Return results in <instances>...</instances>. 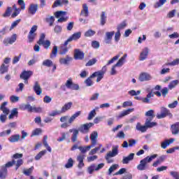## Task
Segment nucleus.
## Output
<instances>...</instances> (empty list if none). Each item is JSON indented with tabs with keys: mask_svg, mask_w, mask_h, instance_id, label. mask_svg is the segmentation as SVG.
<instances>
[{
	"mask_svg": "<svg viewBox=\"0 0 179 179\" xmlns=\"http://www.w3.org/2000/svg\"><path fill=\"white\" fill-rule=\"evenodd\" d=\"M85 155L83 154H80L77 157V162H78V169H82L85 167V163H83V160H85Z\"/></svg>",
	"mask_w": 179,
	"mask_h": 179,
	"instance_id": "aec40b11",
	"label": "nucleus"
},
{
	"mask_svg": "<svg viewBox=\"0 0 179 179\" xmlns=\"http://www.w3.org/2000/svg\"><path fill=\"white\" fill-rule=\"evenodd\" d=\"M149 54V49L148 48H145L142 52L140 54L139 60L145 61L148 58V55Z\"/></svg>",
	"mask_w": 179,
	"mask_h": 179,
	"instance_id": "a878e982",
	"label": "nucleus"
},
{
	"mask_svg": "<svg viewBox=\"0 0 179 179\" xmlns=\"http://www.w3.org/2000/svg\"><path fill=\"white\" fill-rule=\"evenodd\" d=\"M36 34H31L30 32H29L28 34V42L29 43H33V41H34V38H36Z\"/></svg>",
	"mask_w": 179,
	"mask_h": 179,
	"instance_id": "864d4df0",
	"label": "nucleus"
},
{
	"mask_svg": "<svg viewBox=\"0 0 179 179\" xmlns=\"http://www.w3.org/2000/svg\"><path fill=\"white\" fill-rule=\"evenodd\" d=\"M96 115V110H92L90 112L87 120H93V117Z\"/></svg>",
	"mask_w": 179,
	"mask_h": 179,
	"instance_id": "338daca9",
	"label": "nucleus"
},
{
	"mask_svg": "<svg viewBox=\"0 0 179 179\" xmlns=\"http://www.w3.org/2000/svg\"><path fill=\"white\" fill-rule=\"evenodd\" d=\"M117 169H118V164H115L112 165L108 169L109 174H111V173H113V171H115V170H117Z\"/></svg>",
	"mask_w": 179,
	"mask_h": 179,
	"instance_id": "e2e57ef3",
	"label": "nucleus"
},
{
	"mask_svg": "<svg viewBox=\"0 0 179 179\" xmlns=\"http://www.w3.org/2000/svg\"><path fill=\"white\" fill-rule=\"evenodd\" d=\"M178 83H179L178 80H173L169 83V85H168V87L170 90H173V89H174V87H176V86H177Z\"/></svg>",
	"mask_w": 179,
	"mask_h": 179,
	"instance_id": "37998d69",
	"label": "nucleus"
},
{
	"mask_svg": "<svg viewBox=\"0 0 179 179\" xmlns=\"http://www.w3.org/2000/svg\"><path fill=\"white\" fill-rule=\"evenodd\" d=\"M153 97V92L151 91L150 92L146 97L145 98H142L141 96H135L134 99L135 100H139L141 101H142V103H145L146 104H149L150 103V98Z\"/></svg>",
	"mask_w": 179,
	"mask_h": 179,
	"instance_id": "ddd939ff",
	"label": "nucleus"
},
{
	"mask_svg": "<svg viewBox=\"0 0 179 179\" xmlns=\"http://www.w3.org/2000/svg\"><path fill=\"white\" fill-rule=\"evenodd\" d=\"M115 34V31H110L106 33L105 42L106 44H110L111 40H113V36Z\"/></svg>",
	"mask_w": 179,
	"mask_h": 179,
	"instance_id": "393cba45",
	"label": "nucleus"
},
{
	"mask_svg": "<svg viewBox=\"0 0 179 179\" xmlns=\"http://www.w3.org/2000/svg\"><path fill=\"white\" fill-rule=\"evenodd\" d=\"M155 127H157V122H149L145 120V124L141 125L140 122L136 124L137 131H140V132H146L149 128H153Z\"/></svg>",
	"mask_w": 179,
	"mask_h": 179,
	"instance_id": "f03ea898",
	"label": "nucleus"
},
{
	"mask_svg": "<svg viewBox=\"0 0 179 179\" xmlns=\"http://www.w3.org/2000/svg\"><path fill=\"white\" fill-rule=\"evenodd\" d=\"M145 117H148L146 118L145 121L147 122H155L153 121V118H155V110H150L145 113Z\"/></svg>",
	"mask_w": 179,
	"mask_h": 179,
	"instance_id": "6ab92c4d",
	"label": "nucleus"
},
{
	"mask_svg": "<svg viewBox=\"0 0 179 179\" xmlns=\"http://www.w3.org/2000/svg\"><path fill=\"white\" fill-rule=\"evenodd\" d=\"M80 37H82V32L78 31L73 34L66 41L69 43H71V41H78Z\"/></svg>",
	"mask_w": 179,
	"mask_h": 179,
	"instance_id": "f3484780",
	"label": "nucleus"
},
{
	"mask_svg": "<svg viewBox=\"0 0 179 179\" xmlns=\"http://www.w3.org/2000/svg\"><path fill=\"white\" fill-rule=\"evenodd\" d=\"M47 153V150H44L41 152H39L36 156H35V160H40L43 156H44Z\"/></svg>",
	"mask_w": 179,
	"mask_h": 179,
	"instance_id": "49530a36",
	"label": "nucleus"
},
{
	"mask_svg": "<svg viewBox=\"0 0 179 179\" xmlns=\"http://www.w3.org/2000/svg\"><path fill=\"white\" fill-rule=\"evenodd\" d=\"M96 34V31L89 29L85 33V37H92V36H94Z\"/></svg>",
	"mask_w": 179,
	"mask_h": 179,
	"instance_id": "5fc2aeb1",
	"label": "nucleus"
},
{
	"mask_svg": "<svg viewBox=\"0 0 179 179\" xmlns=\"http://www.w3.org/2000/svg\"><path fill=\"white\" fill-rule=\"evenodd\" d=\"M173 142H174V138L165 140L164 142L161 143V148H162V149H166L167 146H169V145H171Z\"/></svg>",
	"mask_w": 179,
	"mask_h": 179,
	"instance_id": "72a5a7b5",
	"label": "nucleus"
},
{
	"mask_svg": "<svg viewBox=\"0 0 179 179\" xmlns=\"http://www.w3.org/2000/svg\"><path fill=\"white\" fill-rule=\"evenodd\" d=\"M46 22L49 23V26H52L54 24V22H55V18H54V16H51L50 18L46 19Z\"/></svg>",
	"mask_w": 179,
	"mask_h": 179,
	"instance_id": "69168bd1",
	"label": "nucleus"
},
{
	"mask_svg": "<svg viewBox=\"0 0 179 179\" xmlns=\"http://www.w3.org/2000/svg\"><path fill=\"white\" fill-rule=\"evenodd\" d=\"M94 125V124L92 122L82 124L79 129V131L80 132H81V134H89V131H90V127H93Z\"/></svg>",
	"mask_w": 179,
	"mask_h": 179,
	"instance_id": "f8f14e48",
	"label": "nucleus"
},
{
	"mask_svg": "<svg viewBox=\"0 0 179 179\" xmlns=\"http://www.w3.org/2000/svg\"><path fill=\"white\" fill-rule=\"evenodd\" d=\"M13 164H16V161L13 159L10 162H7L5 166H1V178L5 179L6 178V176H8V167H12Z\"/></svg>",
	"mask_w": 179,
	"mask_h": 179,
	"instance_id": "20e7f679",
	"label": "nucleus"
},
{
	"mask_svg": "<svg viewBox=\"0 0 179 179\" xmlns=\"http://www.w3.org/2000/svg\"><path fill=\"white\" fill-rule=\"evenodd\" d=\"M9 70V66H6L5 64H2L1 67V73H6Z\"/></svg>",
	"mask_w": 179,
	"mask_h": 179,
	"instance_id": "4d7b16f0",
	"label": "nucleus"
},
{
	"mask_svg": "<svg viewBox=\"0 0 179 179\" xmlns=\"http://www.w3.org/2000/svg\"><path fill=\"white\" fill-rule=\"evenodd\" d=\"M69 132H73V135L71 136V141L75 143L76 141H78V135H79V130L74 129H69Z\"/></svg>",
	"mask_w": 179,
	"mask_h": 179,
	"instance_id": "c85d7f7f",
	"label": "nucleus"
},
{
	"mask_svg": "<svg viewBox=\"0 0 179 179\" xmlns=\"http://www.w3.org/2000/svg\"><path fill=\"white\" fill-rule=\"evenodd\" d=\"M45 40V34H41L39 40L37 41L38 45H43V48L48 50L51 45V41L50 40Z\"/></svg>",
	"mask_w": 179,
	"mask_h": 179,
	"instance_id": "423d86ee",
	"label": "nucleus"
},
{
	"mask_svg": "<svg viewBox=\"0 0 179 179\" xmlns=\"http://www.w3.org/2000/svg\"><path fill=\"white\" fill-rule=\"evenodd\" d=\"M80 114H82V111L78 110L77 112H76L73 115H71V117L69 118V124H72V122H73V121H75V120H76V118H78V117H79V115H80Z\"/></svg>",
	"mask_w": 179,
	"mask_h": 179,
	"instance_id": "e433bc0d",
	"label": "nucleus"
},
{
	"mask_svg": "<svg viewBox=\"0 0 179 179\" xmlns=\"http://www.w3.org/2000/svg\"><path fill=\"white\" fill-rule=\"evenodd\" d=\"M20 109H21L22 111H28V113H33V106H31L29 103L22 104L20 106Z\"/></svg>",
	"mask_w": 179,
	"mask_h": 179,
	"instance_id": "5701e85b",
	"label": "nucleus"
},
{
	"mask_svg": "<svg viewBox=\"0 0 179 179\" xmlns=\"http://www.w3.org/2000/svg\"><path fill=\"white\" fill-rule=\"evenodd\" d=\"M34 92L38 95L40 96L41 93H43V90H41V87H40V84H38V82H35L34 85Z\"/></svg>",
	"mask_w": 179,
	"mask_h": 179,
	"instance_id": "c756f323",
	"label": "nucleus"
},
{
	"mask_svg": "<svg viewBox=\"0 0 179 179\" xmlns=\"http://www.w3.org/2000/svg\"><path fill=\"white\" fill-rule=\"evenodd\" d=\"M42 65H43V66H47L48 68L52 66V72H55V70L57 69V65L55 64L50 59L44 60Z\"/></svg>",
	"mask_w": 179,
	"mask_h": 179,
	"instance_id": "dca6fc26",
	"label": "nucleus"
},
{
	"mask_svg": "<svg viewBox=\"0 0 179 179\" xmlns=\"http://www.w3.org/2000/svg\"><path fill=\"white\" fill-rule=\"evenodd\" d=\"M62 112L61 110H53L49 114L50 117H55V115H61Z\"/></svg>",
	"mask_w": 179,
	"mask_h": 179,
	"instance_id": "0e129e2a",
	"label": "nucleus"
},
{
	"mask_svg": "<svg viewBox=\"0 0 179 179\" xmlns=\"http://www.w3.org/2000/svg\"><path fill=\"white\" fill-rule=\"evenodd\" d=\"M100 23L101 26H104L107 22V15H106V12L102 11L100 16Z\"/></svg>",
	"mask_w": 179,
	"mask_h": 179,
	"instance_id": "f704fd0d",
	"label": "nucleus"
},
{
	"mask_svg": "<svg viewBox=\"0 0 179 179\" xmlns=\"http://www.w3.org/2000/svg\"><path fill=\"white\" fill-rule=\"evenodd\" d=\"M71 107H72V102H68L65 103L64 106L62 107V109H61L62 114H64V113H66L68 110H71Z\"/></svg>",
	"mask_w": 179,
	"mask_h": 179,
	"instance_id": "c9c22d12",
	"label": "nucleus"
},
{
	"mask_svg": "<svg viewBox=\"0 0 179 179\" xmlns=\"http://www.w3.org/2000/svg\"><path fill=\"white\" fill-rule=\"evenodd\" d=\"M166 160V155H162L152 164L153 167H157L158 164H162Z\"/></svg>",
	"mask_w": 179,
	"mask_h": 179,
	"instance_id": "473e14b6",
	"label": "nucleus"
},
{
	"mask_svg": "<svg viewBox=\"0 0 179 179\" xmlns=\"http://www.w3.org/2000/svg\"><path fill=\"white\" fill-rule=\"evenodd\" d=\"M99 136V134H97V131H94L90 135V139L92 141V144L87 146V150H90L92 148H94L96 146V144L97 143V138Z\"/></svg>",
	"mask_w": 179,
	"mask_h": 179,
	"instance_id": "1a4fd4ad",
	"label": "nucleus"
},
{
	"mask_svg": "<svg viewBox=\"0 0 179 179\" xmlns=\"http://www.w3.org/2000/svg\"><path fill=\"white\" fill-rule=\"evenodd\" d=\"M66 87L71 90H79V85L73 83L72 78H69L65 83Z\"/></svg>",
	"mask_w": 179,
	"mask_h": 179,
	"instance_id": "9b49d317",
	"label": "nucleus"
},
{
	"mask_svg": "<svg viewBox=\"0 0 179 179\" xmlns=\"http://www.w3.org/2000/svg\"><path fill=\"white\" fill-rule=\"evenodd\" d=\"M20 22H22L21 19H18V20H16L15 21H14L11 24V26L10 27V30H12V29H15V27H16V26H17V24H19V23H20Z\"/></svg>",
	"mask_w": 179,
	"mask_h": 179,
	"instance_id": "6e6d98bb",
	"label": "nucleus"
},
{
	"mask_svg": "<svg viewBox=\"0 0 179 179\" xmlns=\"http://www.w3.org/2000/svg\"><path fill=\"white\" fill-rule=\"evenodd\" d=\"M157 157V154H154L151 156H147L145 158L141 159L140 161V164L137 166V169L140 171H143V170H146L148 169V163H150L152 160L156 159Z\"/></svg>",
	"mask_w": 179,
	"mask_h": 179,
	"instance_id": "f257e3e1",
	"label": "nucleus"
},
{
	"mask_svg": "<svg viewBox=\"0 0 179 179\" xmlns=\"http://www.w3.org/2000/svg\"><path fill=\"white\" fill-rule=\"evenodd\" d=\"M47 139H48V136H43V145L45 146V148H46L47 150L49 151L50 153H51L52 150H51V147H50V145H48V143H47Z\"/></svg>",
	"mask_w": 179,
	"mask_h": 179,
	"instance_id": "a19ab883",
	"label": "nucleus"
},
{
	"mask_svg": "<svg viewBox=\"0 0 179 179\" xmlns=\"http://www.w3.org/2000/svg\"><path fill=\"white\" fill-rule=\"evenodd\" d=\"M57 54H58V46L55 45L53 46V49L50 54V58H53V57H57Z\"/></svg>",
	"mask_w": 179,
	"mask_h": 179,
	"instance_id": "de8ad7c7",
	"label": "nucleus"
},
{
	"mask_svg": "<svg viewBox=\"0 0 179 179\" xmlns=\"http://www.w3.org/2000/svg\"><path fill=\"white\" fill-rule=\"evenodd\" d=\"M118 155V145L113 146L112 151H109L105 156V159L108 164L114 163V159L111 157H115Z\"/></svg>",
	"mask_w": 179,
	"mask_h": 179,
	"instance_id": "7ed1b4c3",
	"label": "nucleus"
},
{
	"mask_svg": "<svg viewBox=\"0 0 179 179\" xmlns=\"http://www.w3.org/2000/svg\"><path fill=\"white\" fill-rule=\"evenodd\" d=\"M96 76H97L96 82H100L104 78V74L101 71H95L90 76V78H96Z\"/></svg>",
	"mask_w": 179,
	"mask_h": 179,
	"instance_id": "bb28decb",
	"label": "nucleus"
},
{
	"mask_svg": "<svg viewBox=\"0 0 179 179\" xmlns=\"http://www.w3.org/2000/svg\"><path fill=\"white\" fill-rule=\"evenodd\" d=\"M170 175L175 179H179V173L177 171H171Z\"/></svg>",
	"mask_w": 179,
	"mask_h": 179,
	"instance_id": "774afa93",
	"label": "nucleus"
},
{
	"mask_svg": "<svg viewBox=\"0 0 179 179\" xmlns=\"http://www.w3.org/2000/svg\"><path fill=\"white\" fill-rule=\"evenodd\" d=\"M125 58H127V55H124L115 64V66H122L125 62Z\"/></svg>",
	"mask_w": 179,
	"mask_h": 179,
	"instance_id": "ea45409f",
	"label": "nucleus"
},
{
	"mask_svg": "<svg viewBox=\"0 0 179 179\" xmlns=\"http://www.w3.org/2000/svg\"><path fill=\"white\" fill-rule=\"evenodd\" d=\"M138 80H140V82H148L149 80H152V76H150L149 73L143 72L140 73Z\"/></svg>",
	"mask_w": 179,
	"mask_h": 179,
	"instance_id": "4468645a",
	"label": "nucleus"
},
{
	"mask_svg": "<svg viewBox=\"0 0 179 179\" xmlns=\"http://www.w3.org/2000/svg\"><path fill=\"white\" fill-rule=\"evenodd\" d=\"M38 9V4L31 3L29 5V7L28 8V13H29V15H36V12H37Z\"/></svg>",
	"mask_w": 179,
	"mask_h": 179,
	"instance_id": "4be33fe9",
	"label": "nucleus"
},
{
	"mask_svg": "<svg viewBox=\"0 0 179 179\" xmlns=\"http://www.w3.org/2000/svg\"><path fill=\"white\" fill-rule=\"evenodd\" d=\"M85 58V53L79 49L74 50V59L82 60Z\"/></svg>",
	"mask_w": 179,
	"mask_h": 179,
	"instance_id": "a211bd4d",
	"label": "nucleus"
},
{
	"mask_svg": "<svg viewBox=\"0 0 179 179\" xmlns=\"http://www.w3.org/2000/svg\"><path fill=\"white\" fill-rule=\"evenodd\" d=\"M135 157L134 153H130L127 157H124L122 159V164H128L130 162H132L134 160V157Z\"/></svg>",
	"mask_w": 179,
	"mask_h": 179,
	"instance_id": "b1692460",
	"label": "nucleus"
},
{
	"mask_svg": "<svg viewBox=\"0 0 179 179\" xmlns=\"http://www.w3.org/2000/svg\"><path fill=\"white\" fill-rule=\"evenodd\" d=\"M118 58H120V55H117L113 57L110 60H109L108 62L106 65L108 66V65H111V64H114V62L117 61V59H118Z\"/></svg>",
	"mask_w": 179,
	"mask_h": 179,
	"instance_id": "052dcab7",
	"label": "nucleus"
},
{
	"mask_svg": "<svg viewBox=\"0 0 179 179\" xmlns=\"http://www.w3.org/2000/svg\"><path fill=\"white\" fill-rule=\"evenodd\" d=\"M66 169H72L73 167V159L69 158L67 163L64 165Z\"/></svg>",
	"mask_w": 179,
	"mask_h": 179,
	"instance_id": "c03bdc74",
	"label": "nucleus"
},
{
	"mask_svg": "<svg viewBox=\"0 0 179 179\" xmlns=\"http://www.w3.org/2000/svg\"><path fill=\"white\" fill-rule=\"evenodd\" d=\"M33 76V71H23L20 75V78L24 80L25 85H29V80Z\"/></svg>",
	"mask_w": 179,
	"mask_h": 179,
	"instance_id": "0eeeda50",
	"label": "nucleus"
},
{
	"mask_svg": "<svg viewBox=\"0 0 179 179\" xmlns=\"http://www.w3.org/2000/svg\"><path fill=\"white\" fill-rule=\"evenodd\" d=\"M19 139H20V135L19 134H15L12 135L9 138V142H11V143H15V142H19Z\"/></svg>",
	"mask_w": 179,
	"mask_h": 179,
	"instance_id": "58836bf2",
	"label": "nucleus"
},
{
	"mask_svg": "<svg viewBox=\"0 0 179 179\" xmlns=\"http://www.w3.org/2000/svg\"><path fill=\"white\" fill-rule=\"evenodd\" d=\"M17 38V35L13 34L10 37L4 38L3 43L4 45H9V44H13Z\"/></svg>",
	"mask_w": 179,
	"mask_h": 179,
	"instance_id": "2eb2a0df",
	"label": "nucleus"
},
{
	"mask_svg": "<svg viewBox=\"0 0 179 179\" xmlns=\"http://www.w3.org/2000/svg\"><path fill=\"white\" fill-rule=\"evenodd\" d=\"M97 62V59L93 58L92 59H90L86 64L85 66H92V65H94Z\"/></svg>",
	"mask_w": 179,
	"mask_h": 179,
	"instance_id": "8fccbe9b",
	"label": "nucleus"
},
{
	"mask_svg": "<svg viewBox=\"0 0 179 179\" xmlns=\"http://www.w3.org/2000/svg\"><path fill=\"white\" fill-rule=\"evenodd\" d=\"M41 132H43V130H41V129H40V128H37L32 131L31 136V137L37 136L40 135V134H41Z\"/></svg>",
	"mask_w": 179,
	"mask_h": 179,
	"instance_id": "09e8293b",
	"label": "nucleus"
},
{
	"mask_svg": "<svg viewBox=\"0 0 179 179\" xmlns=\"http://www.w3.org/2000/svg\"><path fill=\"white\" fill-rule=\"evenodd\" d=\"M166 2H167V0H159V1L155 3L154 8L155 9H157V8H160V6H163V4L166 3Z\"/></svg>",
	"mask_w": 179,
	"mask_h": 179,
	"instance_id": "a18cd8bd",
	"label": "nucleus"
},
{
	"mask_svg": "<svg viewBox=\"0 0 179 179\" xmlns=\"http://www.w3.org/2000/svg\"><path fill=\"white\" fill-rule=\"evenodd\" d=\"M11 13H12V7L7 8L5 13L3 14V17H9V16H10Z\"/></svg>",
	"mask_w": 179,
	"mask_h": 179,
	"instance_id": "603ef678",
	"label": "nucleus"
},
{
	"mask_svg": "<svg viewBox=\"0 0 179 179\" xmlns=\"http://www.w3.org/2000/svg\"><path fill=\"white\" fill-rule=\"evenodd\" d=\"M126 27H127V21L124 20L117 26V31H121V30L125 29Z\"/></svg>",
	"mask_w": 179,
	"mask_h": 179,
	"instance_id": "3c124183",
	"label": "nucleus"
},
{
	"mask_svg": "<svg viewBox=\"0 0 179 179\" xmlns=\"http://www.w3.org/2000/svg\"><path fill=\"white\" fill-rule=\"evenodd\" d=\"M76 149H79L80 152H81V153L83 155H85V153H86L87 152H88L89 150H87V146H78L77 144H75L72 146L71 150L73 151V150H76Z\"/></svg>",
	"mask_w": 179,
	"mask_h": 179,
	"instance_id": "412c9836",
	"label": "nucleus"
},
{
	"mask_svg": "<svg viewBox=\"0 0 179 179\" xmlns=\"http://www.w3.org/2000/svg\"><path fill=\"white\" fill-rule=\"evenodd\" d=\"M33 170H34V166H31V168L24 170L23 173L25 176H30L31 174V173H33Z\"/></svg>",
	"mask_w": 179,
	"mask_h": 179,
	"instance_id": "13d9d810",
	"label": "nucleus"
},
{
	"mask_svg": "<svg viewBox=\"0 0 179 179\" xmlns=\"http://www.w3.org/2000/svg\"><path fill=\"white\" fill-rule=\"evenodd\" d=\"M71 61H72V57L69 55H66L65 58L59 59V64H61V65H68Z\"/></svg>",
	"mask_w": 179,
	"mask_h": 179,
	"instance_id": "7c9ffc66",
	"label": "nucleus"
},
{
	"mask_svg": "<svg viewBox=\"0 0 179 179\" xmlns=\"http://www.w3.org/2000/svg\"><path fill=\"white\" fill-rule=\"evenodd\" d=\"M69 43V41H66L64 43L61 44L59 48V55H65L69 51V48H68Z\"/></svg>",
	"mask_w": 179,
	"mask_h": 179,
	"instance_id": "9d476101",
	"label": "nucleus"
},
{
	"mask_svg": "<svg viewBox=\"0 0 179 179\" xmlns=\"http://www.w3.org/2000/svg\"><path fill=\"white\" fill-rule=\"evenodd\" d=\"M19 115V112L17 111V108H14L12 109L10 114L8 116V120H13L15 117H17Z\"/></svg>",
	"mask_w": 179,
	"mask_h": 179,
	"instance_id": "4c0bfd02",
	"label": "nucleus"
},
{
	"mask_svg": "<svg viewBox=\"0 0 179 179\" xmlns=\"http://www.w3.org/2000/svg\"><path fill=\"white\" fill-rule=\"evenodd\" d=\"M18 5L20 6V8H15V10L11 15V17L15 18L19 13H20V10H24L26 9V3H24V1L18 0Z\"/></svg>",
	"mask_w": 179,
	"mask_h": 179,
	"instance_id": "6e6552de",
	"label": "nucleus"
},
{
	"mask_svg": "<svg viewBox=\"0 0 179 179\" xmlns=\"http://www.w3.org/2000/svg\"><path fill=\"white\" fill-rule=\"evenodd\" d=\"M134 111V108H129L125 110H123L120 114L119 115V118H122V117H125V115H128V114L132 113Z\"/></svg>",
	"mask_w": 179,
	"mask_h": 179,
	"instance_id": "79ce46f5",
	"label": "nucleus"
},
{
	"mask_svg": "<svg viewBox=\"0 0 179 179\" xmlns=\"http://www.w3.org/2000/svg\"><path fill=\"white\" fill-rule=\"evenodd\" d=\"M171 131L173 135H177L179 132V122H176L171 125Z\"/></svg>",
	"mask_w": 179,
	"mask_h": 179,
	"instance_id": "2f4dec72",
	"label": "nucleus"
},
{
	"mask_svg": "<svg viewBox=\"0 0 179 179\" xmlns=\"http://www.w3.org/2000/svg\"><path fill=\"white\" fill-rule=\"evenodd\" d=\"M66 15V12L65 11H57L55 13V17H61V16H65Z\"/></svg>",
	"mask_w": 179,
	"mask_h": 179,
	"instance_id": "bf43d9fd",
	"label": "nucleus"
},
{
	"mask_svg": "<svg viewBox=\"0 0 179 179\" xmlns=\"http://www.w3.org/2000/svg\"><path fill=\"white\" fill-rule=\"evenodd\" d=\"M80 15V16H85V17L89 16V7L87 6V4H83V9L81 10Z\"/></svg>",
	"mask_w": 179,
	"mask_h": 179,
	"instance_id": "cd10ccee",
	"label": "nucleus"
},
{
	"mask_svg": "<svg viewBox=\"0 0 179 179\" xmlns=\"http://www.w3.org/2000/svg\"><path fill=\"white\" fill-rule=\"evenodd\" d=\"M54 31L56 34H59L62 31V27L59 25H56L54 28Z\"/></svg>",
	"mask_w": 179,
	"mask_h": 179,
	"instance_id": "680f3d73",
	"label": "nucleus"
},
{
	"mask_svg": "<svg viewBox=\"0 0 179 179\" xmlns=\"http://www.w3.org/2000/svg\"><path fill=\"white\" fill-rule=\"evenodd\" d=\"M166 117H169V118H173V113L170 112L167 108L162 107L161 113L157 114V118L158 120H162L166 118Z\"/></svg>",
	"mask_w": 179,
	"mask_h": 179,
	"instance_id": "39448f33",
	"label": "nucleus"
}]
</instances>
